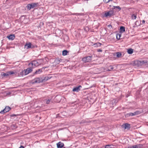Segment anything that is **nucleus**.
Segmentation results:
<instances>
[{
  "label": "nucleus",
  "instance_id": "1",
  "mask_svg": "<svg viewBox=\"0 0 148 148\" xmlns=\"http://www.w3.org/2000/svg\"><path fill=\"white\" fill-rule=\"evenodd\" d=\"M148 62L147 60H137L135 61L134 63V65L136 66H139Z\"/></svg>",
  "mask_w": 148,
  "mask_h": 148
},
{
  "label": "nucleus",
  "instance_id": "2",
  "mask_svg": "<svg viewBox=\"0 0 148 148\" xmlns=\"http://www.w3.org/2000/svg\"><path fill=\"white\" fill-rule=\"evenodd\" d=\"M114 14V11L113 10L109 11L108 12H106L104 13V16L105 17L111 16Z\"/></svg>",
  "mask_w": 148,
  "mask_h": 148
},
{
  "label": "nucleus",
  "instance_id": "3",
  "mask_svg": "<svg viewBox=\"0 0 148 148\" xmlns=\"http://www.w3.org/2000/svg\"><path fill=\"white\" fill-rule=\"evenodd\" d=\"M92 56H87L83 58L82 60L84 62H90L92 60Z\"/></svg>",
  "mask_w": 148,
  "mask_h": 148
},
{
  "label": "nucleus",
  "instance_id": "4",
  "mask_svg": "<svg viewBox=\"0 0 148 148\" xmlns=\"http://www.w3.org/2000/svg\"><path fill=\"white\" fill-rule=\"evenodd\" d=\"M14 72L13 71H10L6 73H1V75L2 76V77H7L9 75H12L13 74H14Z\"/></svg>",
  "mask_w": 148,
  "mask_h": 148
},
{
  "label": "nucleus",
  "instance_id": "5",
  "mask_svg": "<svg viewBox=\"0 0 148 148\" xmlns=\"http://www.w3.org/2000/svg\"><path fill=\"white\" fill-rule=\"evenodd\" d=\"M38 5V3H32L30 4H28L27 5V9L29 10L31 9L34 8L37 6Z\"/></svg>",
  "mask_w": 148,
  "mask_h": 148
},
{
  "label": "nucleus",
  "instance_id": "6",
  "mask_svg": "<svg viewBox=\"0 0 148 148\" xmlns=\"http://www.w3.org/2000/svg\"><path fill=\"white\" fill-rule=\"evenodd\" d=\"M29 65L30 66H32L33 67H34L38 66V64L37 61H34L32 63H29Z\"/></svg>",
  "mask_w": 148,
  "mask_h": 148
},
{
  "label": "nucleus",
  "instance_id": "7",
  "mask_svg": "<svg viewBox=\"0 0 148 148\" xmlns=\"http://www.w3.org/2000/svg\"><path fill=\"white\" fill-rule=\"evenodd\" d=\"M10 110V108L9 106H6L5 109L0 112L1 114H3L8 112Z\"/></svg>",
  "mask_w": 148,
  "mask_h": 148
},
{
  "label": "nucleus",
  "instance_id": "8",
  "mask_svg": "<svg viewBox=\"0 0 148 148\" xmlns=\"http://www.w3.org/2000/svg\"><path fill=\"white\" fill-rule=\"evenodd\" d=\"M82 88V86L79 85L78 86H76L73 88V92H78L80 90V88Z\"/></svg>",
  "mask_w": 148,
  "mask_h": 148
},
{
  "label": "nucleus",
  "instance_id": "9",
  "mask_svg": "<svg viewBox=\"0 0 148 148\" xmlns=\"http://www.w3.org/2000/svg\"><path fill=\"white\" fill-rule=\"evenodd\" d=\"M42 82V80H41L39 78H36L34 79L33 80V84H35L36 83H39Z\"/></svg>",
  "mask_w": 148,
  "mask_h": 148
},
{
  "label": "nucleus",
  "instance_id": "10",
  "mask_svg": "<svg viewBox=\"0 0 148 148\" xmlns=\"http://www.w3.org/2000/svg\"><path fill=\"white\" fill-rule=\"evenodd\" d=\"M122 127L125 129H129L130 128V124H129L127 123H126L123 125L122 126Z\"/></svg>",
  "mask_w": 148,
  "mask_h": 148
},
{
  "label": "nucleus",
  "instance_id": "11",
  "mask_svg": "<svg viewBox=\"0 0 148 148\" xmlns=\"http://www.w3.org/2000/svg\"><path fill=\"white\" fill-rule=\"evenodd\" d=\"M32 44L30 42H27L25 45V48L28 49L31 47Z\"/></svg>",
  "mask_w": 148,
  "mask_h": 148
},
{
  "label": "nucleus",
  "instance_id": "12",
  "mask_svg": "<svg viewBox=\"0 0 148 148\" xmlns=\"http://www.w3.org/2000/svg\"><path fill=\"white\" fill-rule=\"evenodd\" d=\"M57 148H62L64 146V144L61 142H59L57 143Z\"/></svg>",
  "mask_w": 148,
  "mask_h": 148
},
{
  "label": "nucleus",
  "instance_id": "13",
  "mask_svg": "<svg viewBox=\"0 0 148 148\" xmlns=\"http://www.w3.org/2000/svg\"><path fill=\"white\" fill-rule=\"evenodd\" d=\"M9 40H13L15 38V36L14 34H12L7 37Z\"/></svg>",
  "mask_w": 148,
  "mask_h": 148
},
{
  "label": "nucleus",
  "instance_id": "14",
  "mask_svg": "<svg viewBox=\"0 0 148 148\" xmlns=\"http://www.w3.org/2000/svg\"><path fill=\"white\" fill-rule=\"evenodd\" d=\"M21 73L22 75H26L29 74V72H28L27 69H26L23 71Z\"/></svg>",
  "mask_w": 148,
  "mask_h": 148
},
{
  "label": "nucleus",
  "instance_id": "15",
  "mask_svg": "<svg viewBox=\"0 0 148 148\" xmlns=\"http://www.w3.org/2000/svg\"><path fill=\"white\" fill-rule=\"evenodd\" d=\"M43 68H42V69H38V70H36V71L35 72L34 74H40L42 72V70Z\"/></svg>",
  "mask_w": 148,
  "mask_h": 148
},
{
  "label": "nucleus",
  "instance_id": "16",
  "mask_svg": "<svg viewBox=\"0 0 148 148\" xmlns=\"http://www.w3.org/2000/svg\"><path fill=\"white\" fill-rule=\"evenodd\" d=\"M125 28L123 26H121L120 27V32L121 33H123L125 32Z\"/></svg>",
  "mask_w": 148,
  "mask_h": 148
},
{
  "label": "nucleus",
  "instance_id": "17",
  "mask_svg": "<svg viewBox=\"0 0 148 148\" xmlns=\"http://www.w3.org/2000/svg\"><path fill=\"white\" fill-rule=\"evenodd\" d=\"M117 102V100L116 99H113L111 102L110 103H112V105H114Z\"/></svg>",
  "mask_w": 148,
  "mask_h": 148
},
{
  "label": "nucleus",
  "instance_id": "18",
  "mask_svg": "<svg viewBox=\"0 0 148 148\" xmlns=\"http://www.w3.org/2000/svg\"><path fill=\"white\" fill-rule=\"evenodd\" d=\"M127 52L129 54H131L133 52V49H130L128 50Z\"/></svg>",
  "mask_w": 148,
  "mask_h": 148
},
{
  "label": "nucleus",
  "instance_id": "19",
  "mask_svg": "<svg viewBox=\"0 0 148 148\" xmlns=\"http://www.w3.org/2000/svg\"><path fill=\"white\" fill-rule=\"evenodd\" d=\"M68 51L66 50H64L62 51V55L63 56H65L67 54Z\"/></svg>",
  "mask_w": 148,
  "mask_h": 148
},
{
  "label": "nucleus",
  "instance_id": "20",
  "mask_svg": "<svg viewBox=\"0 0 148 148\" xmlns=\"http://www.w3.org/2000/svg\"><path fill=\"white\" fill-rule=\"evenodd\" d=\"M121 36V34H117L116 35V38L118 40H119Z\"/></svg>",
  "mask_w": 148,
  "mask_h": 148
},
{
  "label": "nucleus",
  "instance_id": "21",
  "mask_svg": "<svg viewBox=\"0 0 148 148\" xmlns=\"http://www.w3.org/2000/svg\"><path fill=\"white\" fill-rule=\"evenodd\" d=\"M101 45V44L100 43L98 42L96 43V44H94V45L95 47L96 46L97 47H100Z\"/></svg>",
  "mask_w": 148,
  "mask_h": 148
},
{
  "label": "nucleus",
  "instance_id": "22",
  "mask_svg": "<svg viewBox=\"0 0 148 148\" xmlns=\"http://www.w3.org/2000/svg\"><path fill=\"white\" fill-rule=\"evenodd\" d=\"M136 18V16L135 14H133L132 16V19H135Z\"/></svg>",
  "mask_w": 148,
  "mask_h": 148
},
{
  "label": "nucleus",
  "instance_id": "23",
  "mask_svg": "<svg viewBox=\"0 0 148 148\" xmlns=\"http://www.w3.org/2000/svg\"><path fill=\"white\" fill-rule=\"evenodd\" d=\"M116 56L117 57L119 58L121 56V53L120 52H117L116 53Z\"/></svg>",
  "mask_w": 148,
  "mask_h": 148
},
{
  "label": "nucleus",
  "instance_id": "24",
  "mask_svg": "<svg viewBox=\"0 0 148 148\" xmlns=\"http://www.w3.org/2000/svg\"><path fill=\"white\" fill-rule=\"evenodd\" d=\"M141 113V112L139 111H137L135 112V113L136 114V115L139 114H140V113Z\"/></svg>",
  "mask_w": 148,
  "mask_h": 148
},
{
  "label": "nucleus",
  "instance_id": "25",
  "mask_svg": "<svg viewBox=\"0 0 148 148\" xmlns=\"http://www.w3.org/2000/svg\"><path fill=\"white\" fill-rule=\"evenodd\" d=\"M141 113V112L139 111H137L135 112V113L136 114V115L139 114H140V113Z\"/></svg>",
  "mask_w": 148,
  "mask_h": 148
},
{
  "label": "nucleus",
  "instance_id": "26",
  "mask_svg": "<svg viewBox=\"0 0 148 148\" xmlns=\"http://www.w3.org/2000/svg\"><path fill=\"white\" fill-rule=\"evenodd\" d=\"M128 114L129 115V116H134L136 115V114L135 113V112L134 113H129Z\"/></svg>",
  "mask_w": 148,
  "mask_h": 148
},
{
  "label": "nucleus",
  "instance_id": "27",
  "mask_svg": "<svg viewBox=\"0 0 148 148\" xmlns=\"http://www.w3.org/2000/svg\"><path fill=\"white\" fill-rule=\"evenodd\" d=\"M136 145L137 146V148H141L143 146V145L141 144H139Z\"/></svg>",
  "mask_w": 148,
  "mask_h": 148
},
{
  "label": "nucleus",
  "instance_id": "28",
  "mask_svg": "<svg viewBox=\"0 0 148 148\" xmlns=\"http://www.w3.org/2000/svg\"><path fill=\"white\" fill-rule=\"evenodd\" d=\"M112 146L111 145H107L105 147V148H112Z\"/></svg>",
  "mask_w": 148,
  "mask_h": 148
},
{
  "label": "nucleus",
  "instance_id": "29",
  "mask_svg": "<svg viewBox=\"0 0 148 148\" xmlns=\"http://www.w3.org/2000/svg\"><path fill=\"white\" fill-rule=\"evenodd\" d=\"M128 148H137V147L135 145L132 146H129L128 147Z\"/></svg>",
  "mask_w": 148,
  "mask_h": 148
},
{
  "label": "nucleus",
  "instance_id": "30",
  "mask_svg": "<svg viewBox=\"0 0 148 148\" xmlns=\"http://www.w3.org/2000/svg\"><path fill=\"white\" fill-rule=\"evenodd\" d=\"M114 9L116 8L119 10H120L121 9V8L119 6H114Z\"/></svg>",
  "mask_w": 148,
  "mask_h": 148
},
{
  "label": "nucleus",
  "instance_id": "31",
  "mask_svg": "<svg viewBox=\"0 0 148 148\" xmlns=\"http://www.w3.org/2000/svg\"><path fill=\"white\" fill-rule=\"evenodd\" d=\"M51 101V99H47V100H46V104H49L50 103V101Z\"/></svg>",
  "mask_w": 148,
  "mask_h": 148
},
{
  "label": "nucleus",
  "instance_id": "32",
  "mask_svg": "<svg viewBox=\"0 0 148 148\" xmlns=\"http://www.w3.org/2000/svg\"><path fill=\"white\" fill-rule=\"evenodd\" d=\"M112 0H103V1L106 3H107Z\"/></svg>",
  "mask_w": 148,
  "mask_h": 148
},
{
  "label": "nucleus",
  "instance_id": "33",
  "mask_svg": "<svg viewBox=\"0 0 148 148\" xmlns=\"http://www.w3.org/2000/svg\"><path fill=\"white\" fill-rule=\"evenodd\" d=\"M27 69L28 71V72H29V73L31 72L32 71V69L30 68H28Z\"/></svg>",
  "mask_w": 148,
  "mask_h": 148
},
{
  "label": "nucleus",
  "instance_id": "34",
  "mask_svg": "<svg viewBox=\"0 0 148 148\" xmlns=\"http://www.w3.org/2000/svg\"><path fill=\"white\" fill-rule=\"evenodd\" d=\"M110 67V69L111 70H112L113 69H114V68L113 67V66H110L109 67Z\"/></svg>",
  "mask_w": 148,
  "mask_h": 148
},
{
  "label": "nucleus",
  "instance_id": "35",
  "mask_svg": "<svg viewBox=\"0 0 148 148\" xmlns=\"http://www.w3.org/2000/svg\"><path fill=\"white\" fill-rule=\"evenodd\" d=\"M97 51L98 52H102V50L101 49H98L97 50Z\"/></svg>",
  "mask_w": 148,
  "mask_h": 148
},
{
  "label": "nucleus",
  "instance_id": "36",
  "mask_svg": "<svg viewBox=\"0 0 148 148\" xmlns=\"http://www.w3.org/2000/svg\"><path fill=\"white\" fill-rule=\"evenodd\" d=\"M56 62H57V63L58 64H59L60 63V60H56Z\"/></svg>",
  "mask_w": 148,
  "mask_h": 148
},
{
  "label": "nucleus",
  "instance_id": "37",
  "mask_svg": "<svg viewBox=\"0 0 148 148\" xmlns=\"http://www.w3.org/2000/svg\"><path fill=\"white\" fill-rule=\"evenodd\" d=\"M19 148H24V147L23 146H21Z\"/></svg>",
  "mask_w": 148,
  "mask_h": 148
},
{
  "label": "nucleus",
  "instance_id": "38",
  "mask_svg": "<svg viewBox=\"0 0 148 148\" xmlns=\"http://www.w3.org/2000/svg\"><path fill=\"white\" fill-rule=\"evenodd\" d=\"M145 22V21L144 20H143L142 21V23H144Z\"/></svg>",
  "mask_w": 148,
  "mask_h": 148
},
{
  "label": "nucleus",
  "instance_id": "39",
  "mask_svg": "<svg viewBox=\"0 0 148 148\" xmlns=\"http://www.w3.org/2000/svg\"><path fill=\"white\" fill-rule=\"evenodd\" d=\"M111 71V70L110 69H108L107 70L108 71Z\"/></svg>",
  "mask_w": 148,
  "mask_h": 148
},
{
  "label": "nucleus",
  "instance_id": "40",
  "mask_svg": "<svg viewBox=\"0 0 148 148\" xmlns=\"http://www.w3.org/2000/svg\"><path fill=\"white\" fill-rule=\"evenodd\" d=\"M108 26H109V27L111 26H111L110 25H108Z\"/></svg>",
  "mask_w": 148,
  "mask_h": 148
}]
</instances>
